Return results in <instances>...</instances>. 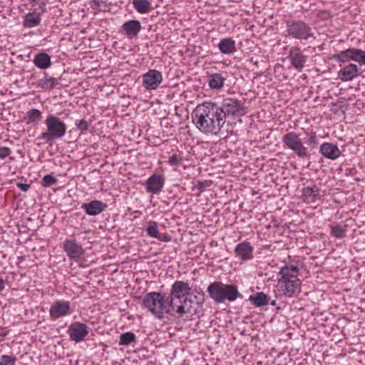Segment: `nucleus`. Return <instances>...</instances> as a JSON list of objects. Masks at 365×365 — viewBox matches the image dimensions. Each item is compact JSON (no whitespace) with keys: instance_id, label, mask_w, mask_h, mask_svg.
Returning a JSON list of instances; mask_svg holds the SVG:
<instances>
[{"instance_id":"f8f14e48","label":"nucleus","mask_w":365,"mask_h":365,"mask_svg":"<svg viewBox=\"0 0 365 365\" xmlns=\"http://www.w3.org/2000/svg\"><path fill=\"white\" fill-rule=\"evenodd\" d=\"M278 284L286 296L292 297L299 291L301 281L298 277H296V279L288 278L285 279L280 278L278 280Z\"/></svg>"},{"instance_id":"1a4fd4ad","label":"nucleus","mask_w":365,"mask_h":365,"mask_svg":"<svg viewBox=\"0 0 365 365\" xmlns=\"http://www.w3.org/2000/svg\"><path fill=\"white\" fill-rule=\"evenodd\" d=\"M287 58L292 66L297 71L301 72L307 61V56L303 53L300 47L294 46L289 49Z\"/></svg>"},{"instance_id":"72a5a7b5","label":"nucleus","mask_w":365,"mask_h":365,"mask_svg":"<svg viewBox=\"0 0 365 365\" xmlns=\"http://www.w3.org/2000/svg\"><path fill=\"white\" fill-rule=\"evenodd\" d=\"M146 233L148 236L157 238L160 234L158 231V225L155 221L148 222V225L145 229Z\"/></svg>"},{"instance_id":"bb28decb","label":"nucleus","mask_w":365,"mask_h":365,"mask_svg":"<svg viewBox=\"0 0 365 365\" xmlns=\"http://www.w3.org/2000/svg\"><path fill=\"white\" fill-rule=\"evenodd\" d=\"M34 63L40 69H47L51 65V56L43 52L37 53L34 57Z\"/></svg>"},{"instance_id":"7c9ffc66","label":"nucleus","mask_w":365,"mask_h":365,"mask_svg":"<svg viewBox=\"0 0 365 365\" xmlns=\"http://www.w3.org/2000/svg\"><path fill=\"white\" fill-rule=\"evenodd\" d=\"M347 225L336 224L331 226V235L336 238H343L346 236Z\"/></svg>"},{"instance_id":"09e8293b","label":"nucleus","mask_w":365,"mask_h":365,"mask_svg":"<svg viewBox=\"0 0 365 365\" xmlns=\"http://www.w3.org/2000/svg\"><path fill=\"white\" fill-rule=\"evenodd\" d=\"M203 302H204V299L202 298V299L200 301L197 302V304L201 305V304H202Z\"/></svg>"},{"instance_id":"c9c22d12","label":"nucleus","mask_w":365,"mask_h":365,"mask_svg":"<svg viewBox=\"0 0 365 365\" xmlns=\"http://www.w3.org/2000/svg\"><path fill=\"white\" fill-rule=\"evenodd\" d=\"M58 180L53 175L47 174L43 176L42 180V185L43 187H50L57 182Z\"/></svg>"},{"instance_id":"7ed1b4c3","label":"nucleus","mask_w":365,"mask_h":365,"mask_svg":"<svg viewBox=\"0 0 365 365\" xmlns=\"http://www.w3.org/2000/svg\"><path fill=\"white\" fill-rule=\"evenodd\" d=\"M143 305L151 312L158 319H163L164 311L170 314L168 298L165 300L160 292H150L143 300Z\"/></svg>"},{"instance_id":"393cba45","label":"nucleus","mask_w":365,"mask_h":365,"mask_svg":"<svg viewBox=\"0 0 365 365\" xmlns=\"http://www.w3.org/2000/svg\"><path fill=\"white\" fill-rule=\"evenodd\" d=\"M41 21V14L29 12L24 17L23 26L25 28H34L38 26Z\"/></svg>"},{"instance_id":"a211bd4d","label":"nucleus","mask_w":365,"mask_h":365,"mask_svg":"<svg viewBox=\"0 0 365 365\" xmlns=\"http://www.w3.org/2000/svg\"><path fill=\"white\" fill-rule=\"evenodd\" d=\"M359 75V68L354 63H349L338 71V78L342 81H352Z\"/></svg>"},{"instance_id":"f704fd0d","label":"nucleus","mask_w":365,"mask_h":365,"mask_svg":"<svg viewBox=\"0 0 365 365\" xmlns=\"http://www.w3.org/2000/svg\"><path fill=\"white\" fill-rule=\"evenodd\" d=\"M16 358L10 355L4 354L0 357V365H15Z\"/></svg>"},{"instance_id":"aec40b11","label":"nucleus","mask_w":365,"mask_h":365,"mask_svg":"<svg viewBox=\"0 0 365 365\" xmlns=\"http://www.w3.org/2000/svg\"><path fill=\"white\" fill-rule=\"evenodd\" d=\"M239 297H242L236 285L232 284H224L222 289V297H221L220 303H223L226 299L230 302H234Z\"/></svg>"},{"instance_id":"2f4dec72","label":"nucleus","mask_w":365,"mask_h":365,"mask_svg":"<svg viewBox=\"0 0 365 365\" xmlns=\"http://www.w3.org/2000/svg\"><path fill=\"white\" fill-rule=\"evenodd\" d=\"M28 117L27 123L38 124L41 118L42 113L41 110L36 108H33L26 113Z\"/></svg>"},{"instance_id":"ea45409f","label":"nucleus","mask_w":365,"mask_h":365,"mask_svg":"<svg viewBox=\"0 0 365 365\" xmlns=\"http://www.w3.org/2000/svg\"><path fill=\"white\" fill-rule=\"evenodd\" d=\"M76 128L81 132H85L88 128V123L84 119H82L76 123Z\"/></svg>"},{"instance_id":"4468645a","label":"nucleus","mask_w":365,"mask_h":365,"mask_svg":"<svg viewBox=\"0 0 365 365\" xmlns=\"http://www.w3.org/2000/svg\"><path fill=\"white\" fill-rule=\"evenodd\" d=\"M173 307H169L170 314L175 312L182 316L185 314H193V301L190 297H185L174 303Z\"/></svg>"},{"instance_id":"de8ad7c7","label":"nucleus","mask_w":365,"mask_h":365,"mask_svg":"<svg viewBox=\"0 0 365 365\" xmlns=\"http://www.w3.org/2000/svg\"><path fill=\"white\" fill-rule=\"evenodd\" d=\"M269 304H270L272 306H275L276 305V301L275 300H272V302H269Z\"/></svg>"},{"instance_id":"a878e982","label":"nucleus","mask_w":365,"mask_h":365,"mask_svg":"<svg viewBox=\"0 0 365 365\" xmlns=\"http://www.w3.org/2000/svg\"><path fill=\"white\" fill-rule=\"evenodd\" d=\"M248 300L255 307H261L269 304V297L262 292L251 294Z\"/></svg>"},{"instance_id":"20e7f679","label":"nucleus","mask_w":365,"mask_h":365,"mask_svg":"<svg viewBox=\"0 0 365 365\" xmlns=\"http://www.w3.org/2000/svg\"><path fill=\"white\" fill-rule=\"evenodd\" d=\"M286 36L299 41L315 38L312 27L300 19L286 21Z\"/></svg>"},{"instance_id":"2eb2a0df","label":"nucleus","mask_w":365,"mask_h":365,"mask_svg":"<svg viewBox=\"0 0 365 365\" xmlns=\"http://www.w3.org/2000/svg\"><path fill=\"white\" fill-rule=\"evenodd\" d=\"M108 205L106 203L97 200L83 203L81 205V208L89 216H96L105 211Z\"/></svg>"},{"instance_id":"b1692460","label":"nucleus","mask_w":365,"mask_h":365,"mask_svg":"<svg viewBox=\"0 0 365 365\" xmlns=\"http://www.w3.org/2000/svg\"><path fill=\"white\" fill-rule=\"evenodd\" d=\"M226 77L222 73H210L207 75V83L211 89L219 90L224 86Z\"/></svg>"},{"instance_id":"0eeeda50","label":"nucleus","mask_w":365,"mask_h":365,"mask_svg":"<svg viewBox=\"0 0 365 365\" xmlns=\"http://www.w3.org/2000/svg\"><path fill=\"white\" fill-rule=\"evenodd\" d=\"M363 54L364 51L361 49L349 48L334 54L333 58L339 63H344L349 61L361 63Z\"/></svg>"},{"instance_id":"49530a36","label":"nucleus","mask_w":365,"mask_h":365,"mask_svg":"<svg viewBox=\"0 0 365 365\" xmlns=\"http://www.w3.org/2000/svg\"><path fill=\"white\" fill-rule=\"evenodd\" d=\"M361 63H363L365 65V51H364V54H363V57L361 58Z\"/></svg>"},{"instance_id":"473e14b6","label":"nucleus","mask_w":365,"mask_h":365,"mask_svg":"<svg viewBox=\"0 0 365 365\" xmlns=\"http://www.w3.org/2000/svg\"><path fill=\"white\" fill-rule=\"evenodd\" d=\"M136 339L135 334L132 331L123 333L120 336L119 344L122 346H127L134 342Z\"/></svg>"},{"instance_id":"4c0bfd02","label":"nucleus","mask_w":365,"mask_h":365,"mask_svg":"<svg viewBox=\"0 0 365 365\" xmlns=\"http://www.w3.org/2000/svg\"><path fill=\"white\" fill-rule=\"evenodd\" d=\"M182 160V158L177 154L172 155L168 160V163L172 165H178L180 163V162Z\"/></svg>"},{"instance_id":"ddd939ff","label":"nucleus","mask_w":365,"mask_h":365,"mask_svg":"<svg viewBox=\"0 0 365 365\" xmlns=\"http://www.w3.org/2000/svg\"><path fill=\"white\" fill-rule=\"evenodd\" d=\"M71 313V304L68 301L58 300L53 302L49 309L51 318L58 319Z\"/></svg>"},{"instance_id":"6e6552de","label":"nucleus","mask_w":365,"mask_h":365,"mask_svg":"<svg viewBox=\"0 0 365 365\" xmlns=\"http://www.w3.org/2000/svg\"><path fill=\"white\" fill-rule=\"evenodd\" d=\"M88 327L82 322H76L70 324L67 333L71 341L76 343L83 341L88 334Z\"/></svg>"},{"instance_id":"dca6fc26","label":"nucleus","mask_w":365,"mask_h":365,"mask_svg":"<svg viewBox=\"0 0 365 365\" xmlns=\"http://www.w3.org/2000/svg\"><path fill=\"white\" fill-rule=\"evenodd\" d=\"M165 183L162 175L154 174L146 181V191L150 193L156 194L161 191Z\"/></svg>"},{"instance_id":"79ce46f5","label":"nucleus","mask_w":365,"mask_h":365,"mask_svg":"<svg viewBox=\"0 0 365 365\" xmlns=\"http://www.w3.org/2000/svg\"><path fill=\"white\" fill-rule=\"evenodd\" d=\"M162 242H170L171 240V236L168 233L159 234L158 237L156 238Z\"/></svg>"},{"instance_id":"c756f323","label":"nucleus","mask_w":365,"mask_h":365,"mask_svg":"<svg viewBox=\"0 0 365 365\" xmlns=\"http://www.w3.org/2000/svg\"><path fill=\"white\" fill-rule=\"evenodd\" d=\"M135 10L140 14L148 13L151 8V4L148 0H133Z\"/></svg>"},{"instance_id":"c85d7f7f","label":"nucleus","mask_w":365,"mask_h":365,"mask_svg":"<svg viewBox=\"0 0 365 365\" xmlns=\"http://www.w3.org/2000/svg\"><path fill=\"white\" fill-rule=\"evenodd\" d=\"M319 190L317 185H314L313 187H307L304 190V195L305 198V201L307 203H313L315 202L317 196L319 195Z\"/></svg>"},{"instance_id":"e433bc0d","label":"nucleus","mask_w":365,"mask_h":365,"mask_svg":"<svg viewBox=\"0 0 365 365\" xmlns=\"http://www.w3.org/2000/svg\"><path fill=\"white\" fill-rule=\"evenodd\" d=\"M279 274L281 275V278L284 279L288 278L296 279V277H298L296 274H293L292 272H291L289 269L286 266H284L280 269Z\"/></svg>"},{"instance_id":"cd10ccee","label":"nucleus","mask_w":365,"mask_h":365,"mask_svg":"<svg viewBox=\"0 0 365 365\" xmlns=\"http://www.w3.org/2000/svg\"><path fill=\"white\" fill-rule=\"evenodd\" d=\"M58 84L56 78L45 74V76L38 81V87L44 90H51Z\"/></svg>"},{"instance_id":"4be33fe9","label":"nucleus","mask_w":365,"mask_h":365,"mask_svg":"<svg viewBox=\"0 0 365 365\" xmlns=\"http://www.w3.org/2000/svg\"><path fill=\"white\" fill-rule=\"evenodd\" d=\"M223 286L224 284L221 282H214L207 287L209 296L216 303H220L221 297H222Z\"/></svg>"},{"instance_id":"5701e85b","label":"nucleus","mask_w":365,"mask_h":365,"mask_svg":"<svg viewBox=\"0 0 365 365\" xmlns=\"http://www.w3.org/2000/svg\"><path fill=\"white\" fill-rule=\"evenodd\" d=\"M141 24L138 20H130L122 25V29L128 36H136L141 30Z\"/></svg>"},{"instance_id":"9b49d317","label":"nucleus","mask_w":365,"mask_h":365,"mask_svg":"<svg viewBox=\"0 0 365 365\" xmlns=\"http://www.w3.org/2000/svg\"><path fill=\"white\" fill-rule=\"evenodd\" d=\"M63 248L68 257L73 260L78 259L84 252L82 246L78 244L75 240H66Z\"/></svg>"},{"instance_id":"37998d69","label":"nucleus","mask_w":365,"mask_h":365,"mask_svg":"<svg viewBox=\"0 0 365 365\" xmlns=\"http://www.w3.org/2000/svg\"><path fill=\"white\" fill-rule=\"evenodd\" d=\"M287 267L293 274H296L298 277L299 269L297 265L294 264H288L285 265Z\"/></svg>"},{"instance_id":"f3484780","label":"nucleus","mask_w":365,"mask_h":365,"mask_svg":"<svg viewBox=\"0 0 365 365\" xmlns=\"http://www.w3.org/2000/svg\"><path fill=\"white\" fill-rule=\"evenodd\" d=\"M235 252L236 256L242 261H247L253 257V247L247 241L237 244L235 247Z\"/></svg>"},{"instance_id":"f257e3e1","label":"nucleus","mask_w":365,"mask_h":365,"mask_svg":"<svg viewBox=\"0 0 365 365\" xmlns=\"http://www.w3.org/2000/svg\"><path fill=\"white\" fill-rule=\"evenodd\" d=\"M244 103L236 98L224 99L220 103L205 101L198 104L192 113L196 128L206 135H217L225 123L244 115Z\"/></svg>"},{"instance_id":"8fccbe9b","label":"nucleus","mask_w":365,"mask_h":365,"mask_svg":"<svg viewBox=\"0 0 365 365\" xmlns=\"http://www.w3.org/2000/svg\"><path fill=\"white\" fill-rule=\"evenodd\" d=\"M199 189H200V192H202V187H200V188H199Z\"/></svg>"},{"instance_id":"a18cd8bd","label":"nucleus","mask_w":365,"mask_h":365,"mask_svg":"<svg viewBox=\"0 0 365 365\" xmlns=\"http://www.w3.org/2000/svg\"><path fill=\"white\" fill-rule=\"evenodd\" d=\"M5 284H6L5 280L1 277H0V292H1L3 289H4Z\"/></svg>"},{"instance_id":"58836bf2","label":"nucleus","mask_w":365,"mask_h":365,"mask_svg":"<svg viewBox=\"0 0 365 365\" xmlns=\"http://www.w3.org/2000/svg\"><path fill=\"white\" fill-rule=\"evenodd\" d=\"M306 143L311 146L312 148H315L318 144V140L316 136V134L314 133H312L308 138L307 140L306 141Z\"/></svg>"},{"instance_id":"a19ab883","label":"nucleus","mask_w":365,"mask_h":365,"mask_svg":"<svg viewBox=\"0 0 365 365\" xmlns=\"http://www.w3.org/2000/svg\"><path fill=\"white\" fill-rule=\"evenodd\" d=\"M11 153V150L8 147H0V158L5 159Z\"/></svg>"},{"instance_id":"c03bdc74","label":"nucleus","mask_w":365,"mask_h":365,"mask_svg":"<svg viewBox=\"0 0 365 365\" xmlns=\"http://www.w3.org/2000/svg\"><path fill=\"white\" fill-rule=\"evenodd\" d=\"M16 185L21 191H24V192H26L31 187V185L29 184H26V183H17Z\"/></svg>"},{"instance_id":"f03ea898","label":"nucleus","mask_w":365,"mask_h":365,"mask_svg":"<svg viewBox=\"0 0 365 365\" xmlns=\"http://www.w3.org/2000/svg\"><path fill=\"white\" fill-rule=\"evenodd\" d=\"M46 131L37 138L51 145L54 140L63 138L66 133V125L58 117L49 115L45 120Z\"/></svg>"},{"instance_id":"423d86ee","label":"nucleus","mask_w":365,"mask_h":365,"mask_svg":"<svg viewBox=\"0 0 365 365\" xmlns=\"http://www.w3.org/2000/svg\"><path fill=\"white\" fill-rule=\"evenodd\" d=\"M191 287L183 281H175L171 287L169 299V307H173L174 303L190 294Z\"/></svg>"},{"instance_id":"39448f33","label":"nucleus","mask_w":365,"mask_h":365,"mask_svg":"<svg viewBox=\"0 0 365 365\" xmlns=\"http://www.w3.org/2000/svg\"><path fill=\"white\" fill-rule=\"evenodd\" d=\"M284 146L294 152L299 158H304L309 155L307 148L303 144L299 135L295 132H289L282 136Z\"/></svg>"},{"instance_id":"412c9836","label":"nucleus","mask_w":365,"mask_h":365,"mask_svg":"<svg viewBox=\"0 0 365 365\" xmlns=\"http://www.w3.org/2000/svg\"><path fill=\"white\" fill-rule=\"evenodd\" d=\"M218 48L223 54H232L237 51L235 41L230 37L224 38L220 41Z\"/></svg>"},{"instance_id":"6ab92c4d","label":"nucleus","mask_w":365,"mask_h":365,"mask_svg":"<svg viewBox=\"0 0 365 365\" xmlns=\"http://www.w3.org/2000/svg\"><path fill=\"white\" fill-rule=\"evenodd\" d=\"M320 153L329 160H336L341 155V151L336 145L324 143L319 148Z\"/></svg>"},{"instance_id":"9d476101","label":"nucleus","mask_w":365,"mask_h":365,"mask_svg":"<svg viewBox=\"0 0 365 365\" xmlns=\"http://www.w3.org/2000/svg\"><path fill=\"white\" fill-rule=\"evenodd\" d=\"M142 78L143 86L147 90H155L163 82V75L156 69H150Z\"/></svg>"}]
</instances>
